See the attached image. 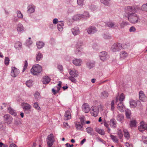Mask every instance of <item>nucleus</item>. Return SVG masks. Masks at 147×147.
Returning <instances> with one entry per match:
<instances>
[{
	"label": "nucleus",
	"instance_id": "obj_19",
	"mask_svg": "<svg viewBox=\"0 0 147 147\" xmlns=\"http://www.w3.org/2000/svg\"><path fill=\"white\" fill-rule=\"evenodd\" d=\"M64 118V119L66 120H67L71 119V114L70 111L68 110L65 112Z\"/></svg>",
	"mask_w": 147,
	"mask_h": 147
},
{
	"label": "nucleus",
	"instance_id": "obj_25",
	"mask_svg": "<svg viewBox=\"0 0 147 147\" xmlns=\"http://www.w3.org/2000/svg\"><path fill=\"white\" fill-rule=\"evenodd\" d=\"M51 79L48 76L44 77L42 80V82L44 84H47L50 81Z\"/></svg>",
	"mask_w": 147,
	"mask_h": 147
},
{
	"label": "nucleus",
	"instance_id": "obj_37",
	"mask_svg": "<svg viewBox=\"0 0 147 147\" xmlns=\"http://www.w3.org/2000/svg\"><path fill=\"white\" fill-rule=\"evenodd\" d=\"M109 94L107 92L104 91L102 92L101 94V97L102 99H105L108 97Z\"/></svg>",
	"mask_w": 147,
	"mask_h": 147
},
{
	"label": "nucleus",
	"instance_id": "obj_5",
	"mask_svg": "<svg viewBox=\"0 0 147 147\" xmlns=\"http://www.w3.org/2000/svg\"><path fill=\"white\" fill-rule=\"evenodd\" d=\"M122 48L121 44L119 43H115L112 46L111 50L112 51L115 52L120 51Z\"/></svg>",
	"mask_w": 147,
	"mask_h": 147
},
{
	"label": "nucleus",
	"instance_id": "obj_64",
	"mask_svg": "<svg viewBox=\"0 0 147 147\" xmlns=\"http://www.w3.org/2000/svg\"><path fill=\"white\" fill-rule=\"evenodd\" d=\"M58 22V19L57 18H55L53 20V23L54 24H56Z\"/></svg>",
	"mask_w": 147,
	"mask_h": 147
},
{
	"label": "nucleus",
	"instance_id": "obj_61",
	"mask_svg": "<svg viewBox=\"0 0 147 147\" xmlns=\"http://www.w3.org/2000/svg\"><path fill=\"white\" fill-rule=\"evenodd\" d=\"M33 107L36 109L38 110H39L40 108L37 102H35L34 104Z\"/></svg>",
	"mask_w": 147,
	"mask_h": 147
},
{
	"label": "nucleus",
	"instance_id": "obj_41",
	"mask_svg": "<svg viewBox=\"0 0 147 147\" xmlns=\"http://www.w3.org/2000/svg\"><path fill=\"white\" fill-rule=\"evenodd\" d=\"M73 20H74L77 21L79 20L82 19L81 14H77L73 16Z\"/></svg>",
	"mask_w": 147,
	"mask_h": 147
},
{
	"label": "nucleus",
	"instance_id": "obj_44",
	"mask_svg": "<svg viewBox=\"0 0 147 147\" xmlns=\"http://www.w3.org/2000/svg\"><path fill=\"white\" fill-rule=\"evenodd\" d=\"M129 24V23L126 22H123L120 24V28H123L125 26Z\"/></svg>",
	"mask_w": 147,
	"mask_h": 147
},
{
	"label": "nucleus",
	"instance_id": "obj_43",
	"mask_svg": "<svg viewBox=\"0 0 147 147\" xmlns=\"http://www.w3.org/2000/svg\"><path fill=\"white\" fill-rule=\"evenodd\" d=\"M22 44L20 42H16L15 45V47L16 49H20L22 48Z\"/></svg>",
	"mask_w": 147,
	"mask_h": 147
},
{
	"label": "nucleus",
	"instance_id": "obj_17",
	"mask_svg": "<svg viewBox=\"0 0 147 147\" xmlns=\"http://www.w3.org/2000/svg\"><path fill=\"white\" fill-rule=\"evenodd\" d=\"M22 105L23 107V109L24 111H27L30 110L31 107V106L29 104L25 102H23Z\"/></svg>",
	"mask_w": 147,
	"mask_h": 147
},
{
	"label": "nucleus",
	"instance_id": "obj_53",
	"mask_svg": "<svg viewBox=\"0 0 147 147\" xmlns=\"http://www.w3.org/2000/svg\"><path fill=\"white\" fill-rule=\"evenodd\" d=\"M69 80L71 81L72 82L74 83H76V79L74 78V77L72 76L69 77H68Z\"/></svg>",
	"mask_w": 147,
	"mask_h": 147
},
{
	"label": "nucleus",
	"instance_id": "obj_8",
	"mask_svg": "<svg viewBox=\"0 0 147 147\" xmlns=\"http://www.w3.org/2000/svg\"><path fill=\"white\" fill-rule=\"evenodd\" d=\"M4 120L5 122L8 124H10L11 123L13 118L9 114L5 115L3 117Z\"/></svg>",
	"mask_w": 147,
	"mask_h": 147
},
{
	"label": "nucleus",
	"instance_id": "obj_27",
	"mask_svg": "<svg viewBox=\"0 0 147 147\" xmlns=\"http://www.w3.org/2000/svg\"><path fill=\"white\" fill-rule=\"evenodd\" d=\"M117 108L121 112H123L124 111L125 107L123 104V102H119L117 105Z\"/></svg>",
	"mask_w": 147,
	"mask_h": 147
},
{
	"label": "nucleus",
	"instance_id": "obj_59",
	"mask_svg": "<svg viewBox=\"0 0 147 147\" xmlns=\"http://www.w3.org/2000/svg\"><path fill=\"white\" fill-rule=\"evenodd\" d=\"M142 9L143 10L147 11V3L143 4L142 6Z\"/></svg>",
	"mask_w": 147,
	"mask_h": 147
},
{
	"label": "nucleus",
	"instance_id": "obj_60",
	"mask_svg": "<svg viewBox=\"0 0 147 147\" xmlns=\"http://www.w3.org/2000/svg\"><path fill=\"white\" fill-rule=\"evenodd\" d=\"M103 36V38L105 39H109L111 38V36L105 34H104Z\"/></svg>",
	"mask_w": 147,
	"mask_h": 147
},
{
	"label": "nucleus",
	"instance_id": "obj_12",
	"mask_svg": "<svg viewBox=\"0 0 147 147\" xmlns=\"http://www.w3.org/2000/svg\"><path fill=\"white\" fill-rule=\"evenodd\" d=\"M138 128L140 131L142 132L144 130L147 129V125L144 123L143 121H142L140 122V125L138 127Z\"/></svg>",
	"mask_w": 147,
	"mask_h": 147
},
{
	"label": "nucleus",
	"instance_id": "obj_48",
	"mask_svg": "<svg viewBox=\"0 0 147 147\" xmlns=\"http://www.w3.org/2000/svg\"><path fill=\"white\" fill-rule=\"evenodd\" d=\"M80 123H81L82 125H84L85 123L84 117V116H82L80 118Z\"/></svg>",
	"mask_w": 147,
	"mask_h": 147
},
{
	"label": "nucleus",
	"instance_id": "obj_40",
	"mask_svg": "<svg viewBox=\"0 0 147 147\" xmlns=\"http://www.w3.org/2000/svg\"><path fill=\"white\" fill-rule=\"evenodd\" d=\"M55 88H52V90L54 94H55L57 93L60 90V88L56 86L55 87Z\"/></svg>",
	"mask_w": 147,
	"mask_h": 147
},
{
	"label": "nucleus",
	"instance_id": "obj_26",
	"mask_svg": "<svg viewBox=\"0 0 147 147\" xmlns=\"http://www.w3.org/2000/svg\"><path fill=\"white\" fill-rule=\"evenodd\" d=\"M75 124L77 130H82L83 129V125L80 122H76Z\"/></svg>",
	"mask_w": 147,
	"mask_h": 147
},
{
	"label": "nucleus",
	"instance_id": "obj_46",
	"mask_svg": "<svg viewBox=\"0 0 147 147\" xmlns=\"http://www.w3.org/2000/svg\"><path fill=\"white\" fill-rule=\"evenodd\" d=\"M101 2L106 6L109 5L110 0H100Z\"/></svg>",
	"mask_w": 147,
	"mask_h": 147
},
{
	"label": "nucleus",
	"instance_id": "obj_31",
	"mask_svg": "<svg viewBox=\"0 0 147 147\" xmlns=\"http://www.w3.org/2000/svg\"><path fill=\"white\" fill-rule=\"evenodd\" d=\"M86 132L90 135L92 136L94 134L93 129L90 127H88L86 129Z\"/></svg>",
	"mask_w": 147,
	"mask_h": 147
},
{
	"label": "nucleus",
	"instance_id": "obj_23",
	"mask_svg": "<svg viewBox=\"0 0 147 147\" xmlns=\"http://www.w3.org/2000/svg\"><path fill=\"white\" fill-rule=\"evenodd\" d=\"M95 62L94 61H89L87 62L86 65L87 67L90 69L95 66Z\"/></svg>",
	"mask_w": 147,
	"mask_h": 147
},
{
	"label": "nucleus",
	"instance_id": "obj_18",
	"mask_svg": "<svg viewBox=\"0 0 147 147\" xmlns=\"http://www.w3.org/2000/svg\"><path fill=\"white\" fill-rule=\"evenodd\" d=\"M71 32L75 36L78 35L80 33L79 28L78 27H75L72 29Z\"/></svg>",
	"mask_w": 147,
	"mask_h": 147
},
{
	"label": "nucleus",
	"instance_id": "obj_52",
	"mask_svg": "<svg viewBox=\"0 0 147 147\" xmlns=\"http://www.w3.org/2000/svg\"><path fill=\"white\" fill-rule=\"evenodd\" d=\"M85 0H77L78 4L79 5H83L84 4V2Z\"/></svg>",
	"mask_w": 147,
	"mask_h": 147
},
{
	"label": "nucleus",
	"instance_id": "obj_51",
	"mask_svg": "<svg viewBox=\"0 0 147 147\" xmlns=\"http://www.w3.org/2000/svg\"><path fill=\"white\" fill-rule=\"evenodd\" d=\"M28 66V62L26 60L24 62V65L23 67V70H22V72H24L25 70L26 69L27 67Z\"/></svg>",
	"mask_w": 147,
	"mask_h": 147
},
{
	"label": "nucleus",
	"instance_id": "obj_2",
	"mask_svg": "<svg viewBox=\"0 0 147 147\" xmlns=\"http://www.w3.org/2000/svg\"><path fill=\"white\" fill-rule=\"evenodd\" d=\"M42 70L41 66L38 64L33 66L30 70L31 72L34 75H38L40 73Z\"/></svg>",
	"mask_w": 147,
	"mask_h": 147
},
{
	"label": "nucleus",
	"instance_id": "obj_13",
	"mask_svg": "<svg viewBox=\"0 0 147 147\" xmlns=\"http://www.w3.org/2000/svg\"><path fill=\"white\" fill-rule=\"evenodd\" d=\"M87 32L89 34H93L97 31L96 28L94 26H90L87 29Z\"/></svg>",
	"mask_w": 147,
	"mask_h": 147
},
{
	"label": "nucleus",
	"instance_id": "obj_6",
	"mask_svg": "<svg viewBox=\"0 0 147 147\" xmlns=\"http://www.w3.org/2000/svg\"><path fill=\"white\" fill-rule=\"evenodd\" d=\"M99 56L100 59L102 61L107 60L109 58V56L107 54V53L105 51L100 52Z\"/></svg>",
	"mask_w": 147,
	"mask_h": 147
},
{
	"label": "nucleus",
	"instance_id": "obj_24",
	"mask_svg": "<svg viewBox=\"0 0 147 147\" xmlns=\"http://www.w3.org/2000/svg\"><path fill=\"white\" fill-rule=\"evenodd\" d=\"M125 96L124 94L123 93H122L120 95L119 98H118V96L116 98V102H117L119 100L120 102H122Z\"/></svg>",
	"mask_w": 147,
	"mask_h": 147
},
{
	"label": "nucleus",
	"instance_id": "obj_32",
	"mask_svg": "<svg viewBox=\"0 0 147 147\" xmlns=\"http://www.w3.org/2000/svg\"><path fill=\"white\" fill-rule=\"evenodd\" d=\"M8 110L9 111V113L12 115L14 116H15L16 115L17 113L16 111L14 110L11 107H9L8 108Z\"/></svg>",
	"mask_w": 147,
	"mask_h": 147
},
{
	"label": "nucleus",
	"instance_id": "obj_47",
	"mask_svg": "<svg viewBox=\"0 0 147 147\" xmlns=\"http://www.w3.org/2000/svg\"><path fill=\"white\" fill-rule=\"evenodd\" d=\"M124 136L127 139H129V134L128 132L126 130H124Z\"/></svg>",
	"mask_w": 147,
	"mask_h": 147
},
{
	"label": "nucleus",
	"instance_id": "obj_54",
	"mask_svg": "<svg viewBox=\"0 0 147 147\" xmlns=\"http://www.w3.org/2000/svg\"><path fill=\"white\" fill-rule=\"evenodd\" d=\"M117 134L119 136V138L120 139H121L123 136L122 132L121 130H119L118 131Z\"/></svg>",
	"mask_w": 147,
	"mask_h": 147
},
{
	"label": "nucleus",
	"instance_id": "obj_4",
	"mask_svg": "<svg viewBox=\"0 0 147 147\" xmlns=\"http://www.w3.org/2000/svg\"><path fill=\"white\" fill-rule=\"evenodd\" d=\"M125 13L127 16L129 15V14H132L135 13L137 12L136 9L134 7L128 6L125 7Z\"/></svg>",
	"mask_w": 147,
	"mask_h": 147
},
{
	"label": "nucleus",
	"instance_id": "obj_10",
	"mask_svg": "<svg viewBox=\"0 0 147 147\" xmlns=\"http://www.w3.org/2000/svg\"><path fill=\"white\" fill-rule=\"evenodd\" d=\"M92 115L95 117H96L98 113V108L96 106L92 107L91 109Z\"/></svg>",
	"mask_w": 147,
	"mask_h": 147
},
{
	"label": "nucleus",
	"instance_id": "obj_35",
	"mask_svg": "<svg viewBox=\"0 0 147 147\" xmlns=\"http://www.w3.org/2000/svg\"><path fill=\"white\" fill-rule=\"evenodd\" d=\"M64 24L62 22H59L57 25V27L59 31H61L63 30Z\"/></svg>",
	"mask_w": 147,
	"mask_h": 147
},
{
	"label": "nucleus",
	"instance_id": "obj_20",
	"mask_svg": "<svg viewBox=\"0 0 147 147\" xmlns=\"http://www.w3.org/2000/svg\"><path fill=\"white\" fill-rule=\"evenodd\" d=\"M129 103L131 108H134L137 106V103L135 100L132 99H131L129 100Z\"/></svg>",
	"mask_w": 147,
	"mask_h": 147
},
{
	"label": "nucleus",
	"instance_id": "obj_39",
	"mask_svg": "<svg viewBox=\"0 0 147 147\" xmlns=\"http://www.w3.org/2000/svg\"><path fill=\"white\" fill-rule=\"evenodd\" d=\"M95 130L98 134L102 135H104L105 134V132L103 129H102L97 128H95Z\"/></svg>",
	"mask_w": 147,
	"mask_h": 147
},
{
	"label": "nucleus",
	"instance_id": "obj_3",
	"mask_svg": "<svg viewBox=\"0 0 147 147\" xmlns=\"http://www.w3.org/2000/svg\"><path fill=\"white\" fill-rule=\"evenodd\" d=\"M76 49L75 51L76 54L78 55H81L83 49V43L82 41H79L76 45Z\"/></svg>",
	"mask_w": 147,
	"mask_h": 147
},
{
	"label": "nucleus",
	"instance_id": "obj_30",
	"mask_svg": "<svg viewBox=\"0 0 147 147\" xmlns=\"http://www.w3.org/2000/svg\"><path fill=\"white\" fill-rule=\"evenodd\" d=\"M116 121L114 119H112L110 120V125L111 127L114 128L116 127Z\"/></svg>",
	"mask_w": 147,
	"mask_h": 147
},
{
	"label": "nucleus",
	"instance_id": "obj_45",
	"mask_svg": "<svg viewBox=\"0 0 147 147\" xmlns=\"http://www.w3.org/2000/svg\"><path fill=\"white\" fill-rule=\"evenodd\" d=\"M110 137L113 142L116 143L118 142V140L116 136L111 135H110Z\"/></svg>",
	"mask_w": 147,
	"mask_h": 147
},
{
	"label": "nucleus",
	"instance_id": "obj_63",
	"mask_svg": "<svg viewBox=\"0 0 147 147\" xmlns=\"http://www.w3.org/2000/svg\"><path fill=\"white\" fill-rule=\"evenodd\" d=\"M40 95V93L38 92H36L34 94V97L35 98H38Z\"/></svg>",
	"mask_w": 147,
	"mask_h": 147
},
{
	"label": "nucleus",
	"instance_id": "obj_7",
	"mask_svg": "<svg viewBox=\"0 0 147 147\" xmlns=\"http://www.w3.org/2000/svg\"><path fill=\"white\" fill-rule=\"evenodd\" d=\"M19 73V71L15 67H11V76L13 77H16Z\"/></svg>",
	"mask_w": 147,
	"mask_h": 147
},
{
	"label": "nucleus",
	"instance_id": "obj_58",
	"mask_svg": "<svg viewBox=\"0 0 147 147\" xmlns=\"http://www.w3.org/2000/svg\"><path fill=\"white\" fill-rule=\"evenodd\" d=\"M89 8L92 11H94L96 9L95 6L94 5H91L89 6Z\"/></svg>",
	"mask_w": 147,
	"mask_h": 147
},
{
	"label": "nucleus",
	"instance_id": "obj_38",
	"mask_svg": "<svg viewBox=\"0 0 147 147\" xmlns=\"http://www.w3.org/2000/svg\"><path fill=\"white\" fill-rule=\"evenodd\" d=\"M36 55V60L37 61H39L43 57L42 54L40 52H38Z\"/></svg>",
	"mask_w": 147,
	"mask_h": 147
},
{
	"label": "nucleus",
	"instance_id": "obj_42",
	"mask_svg": "<svg viewBox=\"0 0 147 147\" xmlns=\"http://www.w3.org/2000/svg\"><path fill=\"white\" fill-rule=\"evenodd\" d=\"M130 125L131 127H136V123L135 120L131 121L130 123Z\"/></svg>",
	"mask_w": 147,
	"mask_h": 147
},
{
	"label": "nucleus",
	"instance_id": "obj_15",
	"mask_svg": "<svg viewBox=\"0 0 147 147\" xmlns=\"http://www.w3.org/2000/svg\"><path fill=\"white\" fill-rule=\"evenodd\" d=\"M82 111L86 113H88L90 111L89 106L88 104L84 103L82 106Z\"/></svg>",
	"mask_w": 147,
	"mask_h": 147
},
{
	"label": "nucleus",
	"instance_id": "obj_22",
	"mask_svg": "<svg viewBox=\"0 0 147 147\" xmlns=\"http://www.w3.org/2000/svg\"><path fill=\"white\" fill-rule=\"evenodd\" d=\"M27 12L29 13H31L34 12L35 11V7L32 5H30L28 7Z\"/></svg>",
	"mask_w": 147,
	"mask_h": 147
},
{
	"label": "nucleus",
	"instance_id": "obj_21",
	"mask_svg": "<svg viewBox=\"0 0 147 147\" xmlns=\"http://www.w3.org/2000/svg\"><path fill=\"white\" fill-rule=\"evenodd\" d=\"M73 63L76 66H80L82 63V61L80 59H75L73 61Z\"/></svg>",
	"mask_w": 147,
	"mask_h": 147
},
{
	"label": "nucleus",
	"instance_id": "obj_9",
	"mask_svg": "<svg viewBox=\"0 0 147 147\" xmlns=\"http://www.w3.org/2000/svg\"><path fill=\"white\" fill-rule=\"evenodd\" d=\"M106 25L109 28H116L118 27V24L115 22L110 21L107 23Z\"/></svg>",
	"mask_w": 147,
	"mask_h": 147
},
{
	"label": "nucleus",
	"instance_id": "obj_50",
	"mask_svg": "<svg viewBox=\"0 0 147 147\" xmlns=\"http://www.w3.org/2000/svg\"><path fill=\"white\" fill-rule=\"evenodd\" d=\"M32 81L31 80H28L26 82V85L28 87H30L32 85Z\"/></svg>",
	"mask_w": 147,
	"mask_h": 147
},
{
	"label": "nucleus",
	"instance_id": "obj_1",
	"mask_svg": "<svg viewBox=\"0 0 147 147\" xmlns=\"http://www.w3.org/2000/svg\"><path fill=\"white\" fill-rule=\"evenodd\" d=\"M129 14V15L127 16L128 20L131 23L136 24L140 22L139 17L136 13Z\"/></svg>",
	"mask_w": 147,
	"mask_h": 147
},
{
	"label": "nucleus",
	"instance_id": "obj_29",
	"mask_svg": "<svg viewBox=\"0 0 147 147\" xmlns=\"http://www.w3.org/2000/svg\"><path fill=\"white\" fill-rule=\"evenodd\" d=\"M17 28L18 31L20 32H23L24 30L23 25L20 23L17 25Z\"/></svg>",
	"mask_w": 147,
	"mask_h": 147
},
{
	"label": "nucleus",
	"instance_id": "obj_14",
	"mask_svg": "<svg viewBox=\"0 0 147 147\" xmlns=\"http://www.w3.org/2000/svg\"><path fill=\"white\" fill-rule=\"evenodd\" d=\"M69 72L70 75L74 77H77L78 76V72L75 69H69Z\"/></svg>",
	"mask_w": 147,
	"mask_h": 147
},
{
	"label": "nucleus",
	"instance_id": "obj_16",
	"mask_svg": "<svg viewBox=\"0 0 147 147\" xmlns=\"http://www.w3.org/2000/svg\"><path fill=\"white\" fill-rule=\"evenodd\" d=\"M139 96L140 100L142 101H144L147 99V97L142 91H140L139 92Z\"/></svg>",
	"mask_w": 147,
	"mask_h": 147
},
{
	"label": "nucleus",
	"instance_id": "obj_11",
	"mask_svg": "<svg viewBox=\"0 0 147 147\" xmlns=\"http://www.w3.org/2000/svg\"><path fill=\"white\" fill-rule=\"evenodd\" d=\"M47 141V144H53L55 141V139L53 134H51L48 135Z\"/></svg>",
	"mask_w": 147,
	"mask_h": 147
},
{
	"label": "nucleus",
	"instance_id": "obj_57",
	"mask_svg": "<svg viewBox=\"0 0 147 147\" xmlns=\"http://www.w3.org/2000/svg\"><path fill=\"white\" fill-rule=\"evenodd\" d=\"M114 104L115 102L114 100H113L111 103V110L112 111H113L114 110Z\"/></svg>",
	"mask_w": 147,
	"mask_h": 147
},
{
	"label": "nucleus",
	"instance_id": "obj_62",
	"mask_svg": "<svg viewBox=\"0 0 147 147\" xmlns=\"http://www.w3.org/2000/svg\"><path fill=\"white\" fill-rule=\"evenodd\" d=\"M136 30V29L134 26H131L129 29L130 32H134Z\"/></svg>",
	"mask_w": 147,
	"mask_h": 147
},
{
	"label": "nucleus",
	"instance_id": "obj_33",
	"mask_svg": "<svg viewBox=\"0 0 147 147\" xmlns=\"http://www.w3.org/2000/svg\"><path fill=\"white\" fill-rule=\"evenodd\" d=\"M128 53L125 51H122L120 53V56L121 58L124 59L128 56Z\"/></svg>",
	"mask_w": 147,
	"mask_h": 147
},
{
	"label": "nucleus",
	"instance_id": "obj_55",
	"mask_svg": "<svg viewBox=\"0 0 147 147\" xmlns=\"http://www.w3.org/2000/svg\"><path fill=\"white\" fill-rule=\"evenodd\" d=\"M17 16L18 17L20 18H21L23 17V15L20 11H17Z\"/></svg>",
	"mask_w": 147,
	"mask_h": 147
},
{
	"label": "nucleus",
	"instance_id": "obj_36",
	"mask_svg": "<svg viewBox=\"0 0 147 147\" xmlns=\"http://www.w3.org/2000/svg\"><path fill=\"white\" fill-rule=\"evenodd\" d=\"M36 44L37 48L38 49H41L45 45L42 42L37 41L36 42Z\"/></svg>",
	"mask_w": 147,
	"mask_h": 147
},
{
	"label": "nucleus",
	"instance_id": "obj_34",
	"mask_svg": "<svg viewBox=\"0 0 147 147\" xmlns=\"http://www.w3.org/2000/svg\"><path fill=\"white\" fill-rule=\"evenodd\" d=\"M82 19H87L89 17V14L88 12L85 11L83 14H81Z\"/></svg>",
	"mask_w": 147,
	"mask_h": 147
},
{
	"label": "nucleus",
	"instance_id": "obj_28",
	"mask_svg": "<svg viewBox=\"0 0 147 147\" xmlns=\"http://www.w3.org/2000/svg\"><path fill=\"white\" fill-rule=\"evenodd\" d=\"M124 115L121 114H118L117 116V120L121 123H123L124 120Z\"/></svg>",
	"mask_w": 147,
	"mask_h": 147
},
{
	"label": "nucleus",
	"instance_id": "obj_49",
	"mask_svg": "<svg viewBox=\"0 0 147 147\" xmlns=\"http://www.w3.org/2000/svg\"><path fill=\"white\" fill-rule=\"evenodd\" d=\"M131 115V113L130 111L127 110L125 111V115L127 118L128 119L130 118Z\"/></svg>",
	"mask_w": 147,
	"mask_h": 147
},
{
	"label": "nucleus",
	"instance_id": "obj_56",
	"mask_svg": "<svg viewBox=\"0 0 147 147\" xmlns=\"http://www.w3.org/2000/svg\"><path fill=\"white\" fill-rule=\"evenodd\" d=\"M9 59L7 57H6L5 59V64L6 65H8L9 64Z\"/></svg>",
	"mask_w": 147,
	"mask_h": 147
}]
</instances>
